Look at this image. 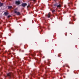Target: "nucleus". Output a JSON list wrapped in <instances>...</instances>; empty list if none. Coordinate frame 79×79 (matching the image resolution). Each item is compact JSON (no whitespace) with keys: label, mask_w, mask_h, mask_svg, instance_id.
<instances>
[{"label":"nucleus","mask_w":79,"mask_h":79,"mask_svg":"<svg viewBox=\"0 0 79 79\" xmlns=\"http://www.w3.org/2000/svg\"><path fill=\"white\" fill-rule=\"evenodd\" d=\"M15 13L16 14V15H21V13H20V12H17V11H15Z\"/></svg>","instance_id":"f257e3e1"},{"label":"nucleus","mask_w":79,"mask_h":79,"mask_svg":"<svg viewBox=\"0 0 79 79\" xmlns=\"http://www.w3.org/2000/svg\"><path fill=\"white\" fill-rule=\"evenodd\" d=\"M22 6L23 7H25L26 6H27V4L26 3H23L22 4Z\"/></svg>","instance_id":"f03ea898"},{"label":"nucleus","mask_w":79,"mask_h":79,"mask_svg":"<svg viewBox=\"0 0 79 79\" xmlns=\"http://www.w3.org/2000/svg\"><path fill=\"white\" fill-rule=\"evenodd\" d=\"M16 3L17 5H19L20 4V2L18 1L16 2Z\"/></svg>","instance_id":"7ed1b4c3"},{"label":"nucleus","mask_w":79,"mask_h":79,"mask_svg":"<svg viewBox=\"0 0 79 79\" xmlns=\"http://www.w3.org/2000/svg\"><path fill=\"white\" fill-rule=\"evenodd\" d=\"M7 75L8 76H9V77H11V74L10 73H8L7 74Z\"/></svg>","instance_id":"20e7f679"},{"label":"nucleus","mask_w":79,"mask_h":79,"mask_svg":"<svg viewBox=\"0 0 79 79\" xmlns=\"http://www.w3.org/2000/svg\"><path fill=\"white\" fill-rule=\"evenodd\" d=\"M57 6L59 8H60V7H61V4H59L58 5H57Z\"/></svg>","instance_id":"39448f33"},{"label":"nucleus","mask_w":79,"mask_h":79,"mask_svg":"<svg viewBox=\"0 0 79 79\" xmlns=\"http://www.w3.org/2000/svg\"><path fill=\"white\" fill-rule=\"evenodd\" d=\"M3 4L2 3H1V2H0V7L2 6H3Z\"/></svg>","instance_id":"423d86ee"},{"label":"nucleus","mask_w":79,"mask_h":79,"mask_svg":"<svg viewBox=\"0 0 79 79\" xmlns=\"http://www.w3.org/2000/svg\"><path fill=\"white\" fill-rule=\"evenodd\" d=\"M47 16L48 18H50V13H49L48 14V15Z\"/></svg>","instance_id":"0eeeda50"},{"label":"nucleus","mask_w":79,"mask_h":79,"mask_svg":"<svg viewBox=\"0 0 79 79\" xmlns=\"http://www.w3.org/2000/svg\"><path fill=\"white\" fill-rule=\"evenodd\" d=\"M4 14L5 16H6V15H8V14L7 12H5L4 13Z\"/></svg>","instance_id":"6e6552de"},{"label":"nucleus","mask_w":79,"mask_h":79,"mask_svg":"<svg viewBox=\"0 0 79 79\" xmlns=\"http://www.w3.org/2000/svg\"><path fill=\"white\" fill-rule=\"evenodd\" d=\"M11 8H12V6H8V9H11Z\"/></svg>","instance_id":"1a4fd4ad"},{"label":"nucleus","mask_w":79,"mask_h":79,"mask_svg":"<svg viewBox=\"0 0 79 79\" xmlns=\"http://www.w3.org/2000/svg\"><path fill=\"white\" fill-rule=\"evenodd\" d=\"M55 10H52V13H54V12H55Z\"/></svg>","instance_id":"9d476101"},{"label":"nucleus","mask_w":79,"mask_h":79,"mask_svg":"<svg viewBox=\"0 0 79 79\" xmlns=\"http://www.w3.org/2000/svg\"><path fill=\"white\" fill-rule=\"evenodd\" d=\"M11 17V16L10 15H9L7 17L9 18H10Z\"/></svg>","instance_id":"9b49d317"},{"label":"nucleus","mask_w":79,"mask_h":79,"mask_svg":"<svg viewBox=\"0 0 79 79\" xmlns=\"http://www.w3.org/2000/svg\"><path fill=\"white\" fill-rule=\"evenodd\" d=\"M27 8H29V5L27 6Z\"/></svg>","instance_id":"f8f14e48"},{"label":"nucleus","mask_w":79,"mask_h":79,"mask_svg":"<svg viewBox=\"0 0 79 79\" xmlns=\"http://www.w3.org/2000/svg\"><path fill=\"white\" fill-rule=\"evenodd\" d=\"M54 6H56V5L55 4V5H54Z\"/></svg>","instance_id":"ddd939ff"},{"label":"nucleus","mask_w":79,"mask_h":79,"mask_svg":"<svg viewBox=\"0 0 79 79\" xmlns=\"http://www.w3.org/2000/svg\"><path fill=\"white\" fill-rule=\"evenodd\" d=\"M63 67H64V65L63 66Z\"/></svg>","instance_id":"4468645a"},{"label":"nucleus","mask_w":79,"mask_h":79,"mask_svg":"<svg viewBox=\"0 0 79 79\" xmlns=\"http://www.w3.org/2000/svg\"><path fill=\"white\" fill-rule=\"evenodd\" d=\"M15 10H17V9H16Z\"/></svg>","instance_id":"2eb2a0df"}]
</instances>
